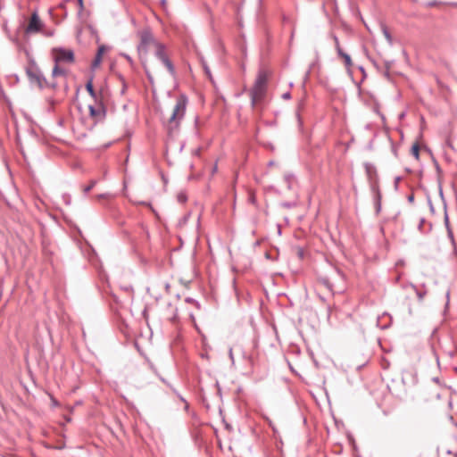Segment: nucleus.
I'll list each match as a JSON object with an SVG mask.
<instances>
[{"label": "nucleus", "mask_w": 457, "mask_h": 457, "mask_svg": "<svg viewBox=\"0 0 457 457\" xmlns=\"http://www.w3.org/2000/svg\"><path fill=\"white\" fill-rule=\"evenodd\" d=\"M204 69L205 73L211 78V71H210V69L207 67V65L204 64Z\"/></svg>", "instance_id": "obj_25"}, {"label": "nucleus", "mask_w": 457, "mask_h": 457, "mask_svg": "<svg viewBox=\"0 0 457 457\" xmlns=\"http://www.w3.org/2000/svg\"><path fill=\"white\" fill-rule=\"evenodd\" d=\"M334 40H335L336 49H337V52L339 57L343 61L346 70L348 71H350L351 68L353 67V61H352L351 56L343 51V49L340 46L339 41L337 37H335Z\"/></svg>", "instance_id": "obj_8"}, {"label": "nucleus", "mask_w": 457, "mask_h": 457, "mask_svg": "<svg viewBox=\"0 0 457 457\" xmlns=\"http://www.w3.org/2000/svg\"><path fill=\"white\" fill-rule=\"evenodd\" d=\"M303 253H303V249L299 248V249L297 250V254H298V256H299L300 258H303Z\"/></svg>", "instance_id": "obj_27"}, {"label": "nucleus", "mask_w": 457, "mask_h": 457, "mask_svg": "<svg viewBox=\"0 0 457 457\" xmlns=\"http://www.w3.org/2000/svg\"><path fill=\"white\" fill-rule=\"evenodd\" d=\"M103 91L100 90L99 92H97V100H94L95 102V104L94 105H97L98 104L100 103H104L103 102Z\"/></svg>", "instance_id": "obj_19"}, {"label": "nucleus", "mask_w": 457, "mask_h": 457, "mask_svg": "<svg viewBox=\"0 0 457 457\" xmlns=\"http://www.w3.org/2000/svg\"><path fill=\"white\" fill-rule=\"evenodd\" d=\"M187 104V97L180 95L176 101L172 113L168 120L167 129L170 137L175 136L179 128L180 121L183 120Z\"/></svg>", "instance_id": "obj_1"}, {"label": "nucleus", "mask_w": 457, "mask_h": 457, "mask_svg": "<svg viewBox=\"0 0 457 457\" xmlns=\"http://www.w3.org/2000/svg\"><path fill=\"white\" fill-rule=\"evenodd\" d=\"M277 231H278V235L280 236L282 234V227L281 225L278 224L277 225Z\"/></svg>", "instance_id": "obj_26"}, {"label": "nucleus", "mask_w": 457, "mask_h": 457, "mask_svg": "<svg viewBox=\"0 0 457 457\" xmlns=\"http://www.w3.org/2000/svg\"><path fill=\"white\" fill-rule=\"evenodd\" d=\"M86 90L89 94V96L93 98V100H97V92L95 90L93 86V77H91L88 81L86 83Z\"/></svg>", "instance_id": "obj_11"}, {"label": "nucleus", "mask_w": 457, "mask_h": 457, "mask_svg": "<svg viewBox=\"0 0 457 457\" xmlns=\"http://www.w3.org/2000/svg\"><path fill=\"white\" fill-rule=\"evenodd\" d=\"M26 74L28 76L29 81L31 85L37 86L39 89H45V88H55L57 87V83L53 81H48L45 76L43 75L42 71H40L39 67L37 65V63L32 61L29 66L26 67Z\"/></svg>", "instance_id": "obj_2"}, {"label": "nucleus", "mask_w": 457, "mask_h": 457, "mask_svg": "<svg viewBox=\"0 0 457 457\" xmlns=\"http://www.w3.org/2000/svg\"><path fill=\"white\" fill-rule=\"evenodd\" d=\"M281 97H282V98H284V99H286V93H283V94L281 95Z\"/></svg>", "instance_id": "obj_33"}, {"label": "nucleus", "mask_w": 457, "mask_h": 457, "mask_svg": "<svg viewBox=\"0 0 457 457\" xmlns=\"http://www.w3.org/2000/svg\"><path fill=\"white\" fill-rule=\"evenodd\" d=\"M185 302H186V303H188L195 304V307L200 308V303H199L196 300H195L194 298H192V297H187V298L185 299Z\"/></svg>", "instance_id": "obj_18"}, {"label": "nucleus", "mask_w": 457, "mask_h": 457, "mask_svg": "<svg viewBox=\"0 0 457 457\" xmlns=\"http://www.w3.org/2000/svg\"><path fill=\"white\" fill-rule=\"evenodd\" d=\"M270 426L271 427V428H272V430H273V432H274V435H275V436L277 437V435H278V430H277V428H276L275 425H274L271 421H270Z\"/></svg>", "instance_id": "obj_23"}, {"label": "nucleus", "mask_w": 457, "mask_h": 457, "mask_svg": "<svg viewBox=\"0 0 457 457\" xmlns=\"http://www.w3.org/2000/svg\"><path fill=\"white\" fill-rule=\"evenodd\" d=\"M269 166H272L274 165V162L273 161H270L269 163H268Z\"/></svg>", "instance_id": "obj_32"}, {"label": "nucleus", "mask_w": 457, "mask_h": 457, "mask_svg": "<svg viewBox=\"0 0 457 457\" xmlns=\"http://www.w3.org/2000/svg\"><path fill=\"white\" fill-rule=\"evenodd\" d=\"M178 200L180 203H185L187 201V195L183 193L179 194Z\"/></svg>", "instance_id": "obj_21"}, {"label": "nucleus", "mask_w": 457, "mask_h": 457, "mask_svg": "<svg viewBox=\"0 0 457 457\" xmlns=\"http://www.w3.org/2000/svg\"><path fill=\"white\" fill-rule=\"evenodd\" d=\"M155 56L160 61H163L166 57H168L165 50V46L162 43L156 44L155 46Z\"/></svg>", "instance_id": "obj_10"}, {"label": "nucleus", "mask_w": 457, "mask_h": 457, "mask_svg": "<svg viewBox=\"0 0 457 457\" xmlns=\"http://www.w3.org/2000/svg\"><path fill=\"white\" fill-rule=\"evenodd\" d=\"M382 32H383L384 37L387 40V42L389 44H391L392 43V37H391V34H390L389 30L387 29V28L386 26L382 27Z\"/></svg>", "instance_id": "obj_15"}, {"label": "nucleus", "mask_w": 457, "mask_h": 457, "mask_svg": "<svg viewBox=\"0 0 457 457\" xmlns=\"http://www.w3.org/2000/svg\"><path fill=\"white\" fill-rule=\"evenodd\" d=\"M137 204H142V205H147V206H151V204L149 203H145V202H138L137 203Z\"/></svg>", "instance_id": "obj_29"}, {"label": "nucleus", "mask_w": 457, "mask_h": 457, "mask_svg": "<svg viewBox=\"0 0 457 457\" xmlns=\"http://www.w3.org/2000/svg\"><path fill=\"white\" fill-rule=\"evenodd\" d=\"M43 27V22L41 21L37 12L34 11L31 14L30 20L27 28L25 29V32L27 34H34L41 31Z\"/></svg>", "instance_id": "obj_6"}, {"label": "nucleus", "mask_w": 457, "mask_h": 457, "mask_svg": "<svg viewBox=\"0 0 457 457\" xmlns=\"http://www.w3.org/2000/svg\"><path fill=\"white\" fill-rule=\"evenodd\" d=\"M145 74H146V77L148 79V80L152 83L153 82V76L150 74V72L147 71L146 68H145Z\"/></svg>", "instance_id": "obj_22"}, {"label": "nucleus", "mask_w": 457, "mask_h": 457, "mask_svg": "<svg viewBox=\"0 0 457 457\" xmlns=\"http://www.w3.org/2000/svg\"><path fill=\"white\" fill-rule=\"evenodd\" d=\"M265 146H266V147H268V148H270V150H273V149H274V148H273V145H272L270 143H269V144L265 145Z\"/></svg>", "instance_id": "obj_30"}, {"label": "nucleus", "mask_w": 457, "mask_h": 457, "mask_svg": "<svg viewBox=\"0 0 457 457\" xmlns=\"http://www.w3.org/2000/svg\"><path fill=\"white\" fill-rule=\"evenodd\" d=\"M163 65L167 68L169 73L171 75V76H174L176 71H175V67L172 63V62L170 60L169 57H166L163 61H161Z\"/></svg>", "instance_id": "obj_12"}, {"label": "nucleus", "mask_w": 457, "mask_h": 457, "mask_svg": "<svg viewBox=\"0 0 457 457\" xmlns=\"http://www.w3.org/2000/svg\"><path fill=\"white\" fill-rule=\"evenodd\" d=\"M96 180H91L89 185L85 187L83 191L85 194H87L88 192H90L92 190V188L96 186Z\"/></svg>", "instance_id": "obj_17"}, {"label": "nucleus", "mask_w": 457, "mask_h": 457, "mask_svg": "<svg viewBox=\"0 0 457 457\" xmlns=\"http://www.w3.org/2000/svg\"><path fill=\"white\" fill-rule=\"evenodd\" d=\"M54 63H72L75 61L74 52L63 47H55L53 50Z\"/></svg>", "instance_id": "obj_5"}, {"label": "nucleus", "mask_w": 457, "mask_h": 457, "mask_svg": "<svg viewBox=\"0 0 457 457\" xmlns=\"http://www.w3.org/2000/svg\"><path fill=\"white\" fill-rule=\"evenodd\" d=\"M121 55H122L124 58H126V60H127L129 63H132V62H133V61H132L131 57H130L129 54H122Z\"/></svg>", "instance_id": "obj_24"}, {"label": "nucleus", "mask_w": 457, "mask_h": 457, "mask_svg": "<svg viewBox=\"0 0 457 457\" xmlns=\"http://www.w3.org/2000/svg\"><path fill=\"white\" fill-rule=\"evenodd\" d=\"M166 4V0H162V4L164 5Z\"/></svg>", "instance_id": "obj_34"}, {"label": "nucleus", "mask_w": 457, "mask_h": 457, "mask_svg": "<svg viewBox=\"0 0 457 457\" xmlns=\"http://www.w3.org/2000/svg\"><path fill=\"white\" fill-rule=\"evenodd\" d=\"M177 318H178V311L176 310V312H175L174 315H173V316H172V318H171V320H172V321H175V320H177Z\"/></svg>", "instance_id": "obj_28"}, {"label": "nucleus", "mask_w": 457, "mask_h": 457, "mask_svg": "<svg viewBox=\"0 0 457 457\" xmlns=\"http://www.w3.org/2000/svg\"><path fill=\"white\" fill-rule=\"evenodd\" d=\"M266 85H267V74L264 71H260L255 79L254 84L250 90V96L252 105L254 106L255 104L262 100L266 92Z\"/></svg>", "instance_id": "obj_3"}, {"label": "nucleus", "mask_w": 457, "mask_h": 457, "mask_svg": "<svg viewBox=\"0 0 457 457\" xmlns=\"http://www.w3.org/2000/svg\"><path fill=\"white\" fill-rule=\"evenodd\" d=\"M89 114L96 120H104L106 114V109L104 103H100L97 105L89 104L88 106Z\"/></svg>", "instance_id": "obj_7"}, {"label": "nucleus", "mask_w": 457, "mask_h": 457, "mask_svg": "<svg viewBox=\"0 0 457 457\" xmlns=\"http://www.w3.org/2000/svg\"><path fill=\"white\" fill-rule=\"evenodd\" d=\"M138 36L140 37V43L137 46L139 55H146L151 46H156V44H159V42L155 40L150 28H145L140 30Z\"/></svg>", "instance_id": "obj_4"}, {"label": "nucleus", "mask_w": 457, "mask_h": 457, "mask_svg": "<svg viewBox=\"0 0 457 457\" xmlns=\"http://www.w3.org/2000/svg\"><path fill=\"white\" fill-rule=\"evenodd\" d=\"M163 65L167 68L169 73L171 75V76H174L176 71H175V67L172 63V62L170 60L169 57H166L163 61H161Z\"/></svg>", "instance_id": "obj_13"}, {"label": "nucleus", "mask_w": 457, "mask_h": 457, "mask_svg": "<svg viewBox=\"0 0 457 457\" xmlns=\"http://www.w3.org/2000/svg\"><path fill=\"white\" fill-rule=\"evenodd\" d=\"M78 3L80 8H83V0H78Z\"/></svg>", "instance_id": "obj_31"}, {"label": "nucleus", "mask_w": 457, "mask_h": 457, "mask_svg": "<svg viewBox=\"0 0 457 457\" xmlns=\"http://www.w3.org/2000/svg\"><path fill=\"white\" fill-rule=\"evenodd\" d=\"M411 153L416 159H419L420 147L417 144L411 146Z\"/></svg>", "instance_id": "obj_16"}, {"label": "nucleus", "mask_w": 457, "mask_h": 457, "mask_svg": "<svg viewBox=\"0 0 457 457\" xmlns=\"http://www.w3.org/2000/svg\"><path fill=\"white\" fill-rule=\"evenodd\" d=\"M59 75H66V71L59 66V63H54L52 71V76L56 77Z\"/></svg>", "instance_id": "obj_14"}, {"label": "nucleus", "mask_w": 457, "mask_h": 457, "mask_svg": "<svg viewBox=\"0 0 457 457\" xmlns=\"http://www.w3.org/2000/svg\"><path fill=\"white\" fill-rule=\"evenodd\" d=\"M278 442L277 443V448L278 450L280 452L281 455L283 456V441H282V438L280 437V436L278 435Z\"/></svg>", "instance_id": "obj_20"}, {"label": "nucleus", "mask_w": 457, "mask_h": 457, "mask_svg": "<svg viewBox=\"0 0 457 457\" xmlns=\"http://www.w3.org/2000/svg\"><path fill=\"white\" fill-rule=\"evenodd\" d=\"M105 50H106V46L104 45L100 46L98 47L97 53L92 62V64H91L92 69H96L100 65V63L102 62V56H103L104 53L105 52Z\"/></svg>", "instance_id": "obj_9"}]
</instances>
